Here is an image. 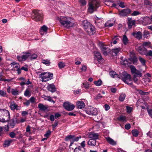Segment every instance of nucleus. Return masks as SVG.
Masks as SVG:
<instances>
[{
	"mask_svg": "<svg viewBox=\"0 0 152 152\" xmlns=\"http://www.w3.org/2000/svg\"><path fill=\"white\" fill-rule=\"evenodd\" d=\"M56 19L59 21L61 25L64 28H69L74 26V23L72 20L69 17L60 16L57 17Z\"/></svg>",
	"mask_w": 152,
	"mask_h": 152,
	"instance_id": "f257e3e1",
	"label": "nucleus"
},
{
	"mask_svg": "<svg viewBox=\"0 0 152 152\" xmlns=\"http://www.w3.org/2000/svg\"><path fill=\"white\" fill-rule=\"evenodd\" d=\"M119 78L121 79L125 83L129 86H132V83L131 82V75L128 74L125 72H123L121 74H120Z\"/></svg>",
	"mask_w": 152,
	"mask_h": 152,
	"instance_id": "f03ea898",
	"label": "nucleus"
},
{
	"mask_svg": "<svg viewBox=\"0 0 152 152\" xmlns=\"http://www.w3.org/2000/svg\"><path fill=\"white\" fill-rule=\"evenodd\" d=\"M39 77L42 82H46L53 79V74L49 72H42L39 75Z\"/></svg>",
	"mask_w": 152,
	"mask_h": 152,
	"instance_id": "7ed1b4c3",
	"label": "nucleus"
},
{
	"mask_svg": "<svg viewBox=\"0 0 152 152\" xmlns=\"http://www.w3.org/2000/svg\"><path fill=\"white\" fill-rule=\"evenodd\" d=\"M99 6V2L96 0H92L89 2L88 11L91 13H92L95 11Z\"/></svg>",
	"mask_w": 152,
	"mask_h": 152,
	"instance_id": "20e7f679",
	"label": "nucleus"
},
{
	"mask_svg": "<svg viewBox=\"0 0 152 152\" xmlns=\"http://www.w3.org/2000/svg\"><path fill=\"white\" fill-rule=\"evenodd\" d=\"M81 138L80 136H76L75 135H69L66 137L65 140L66 141L70 140L71 142L69 146V148H71V146L73 144L74 142L78 141L79 139Z\"/></svg>",
	"mask_w": 152,
	"mask_h": 152,
	"instance_id": "39448f33",
	"label": "nucleus"
},
{
	"mask_svg": "<svg viewBox=\"0 0 152 152\" xmlns=\"http://www.w3.org/2000/svg\"><path fill=\"white\" fill-rule=\"evenodd\" d=\"M33 12L34 15H33L32 18L34 20L39 21L43 19V15L41 10H34Z\"/></svg>",
	"mask_w": 152,
	"mask_h": 152,
	"instance_id": "423d86ee",
	"label": "nucleus"
},
{
	"mask_svg": "<svg viewBox=\"0 0 152 152\" xmlns=\"http://www.w3.org/2000/svg\"><path fill=\"white\" fill-rule=\"evenodd\" d=\"M3 116L4 118L1 119L0 121L3 123L6 122L10 121V113L9 112L5 109H4Z\"/></svg>",
	"mask_w": 152,
	"mask_h": 152,
	"instance_id": "0eeeda50",
	"label": "nucleus"
},
{
	"mask_svg": "<svg viewBox=\"0 0 152 152\" xmlns=\"http://www.w3.org/2000/svg\"><path fill=\"white\" fill-rule=\"evenodd\" d=\"M23 54L21 56H18L17 58L20 61H24L26 60L29 57L31 56V53L28 52H24L23 53Z\"/></svg>",
	"mask_w": 152,
	"mask_h": 152,
	"instance_id": "6e6552de",
	"label": "nucleus"
},
{
	"mask_svg": "<svg viewBox=\"0 0 152 152\" xmlns=\"http://www.w3.org/2000/svg\"><path fill=\"white\" fill-rule=\"evenodd\" d=\"M99 46L104 55L105 56L107 55V54L110 52V49L106 45H104L103 43H99Z\"/></svg>",
	"mask_w": 152,
	"mask_h": 152,
	"instance_id": "1a4fd4ad",
	"label": "nucleus"
},
{
	"mask_svg": "<svg viewBox=\"0 0 152 152\" xmlns=\"http://www.w3.org/2000/svg\"><path fill=\"white\" fill-rule=\"evenodd\" d=\"M86 113L89 115H96L97 114V109L92 107H88L86 110Z\"/></svg>",
	"mask_w": 152,
	"mask_h": 152,
	"instance_id": "9d476101",
	"label": "nucleus"
},
{
	"mask_svg": "<svg viewBox=\"0 0 152 152\" xmlns=\"http://www.w3.org/2000/svg\"><path fill=\"white\" fill-rule=\"evenodd\" d=\"M85 31L89 35H92L96 32L95 28L94 26L92 25L89 26L85 30Z\"/></svg>",
	"mask_w": 152,
	"mask_h": 152,
	"instance_id": "9b49d317",
	"label": "nucleus"
},
{
	"mask_svg": "<svg viewBox=\"0 0 152 152\" xmlns=\"http://www.w3.org/2000/svg\"><path fill=\"white\" fill-rule=\"evenodd\" d=\"M131 10L129 9H126L122 10L119 12V14L121 16H125L130 14Z\"/></svg>",
	"mask_w": 152,
	"mask_h": 152,
	"instance_id": "f8f14e48",
	"label": "nucleus"
},
{
	"mask_svg": "<svg viewBox=\"0 0 152 152\" xmlns=\"http://www.w3.org/2000/svg\"><path fill=\"white\" fill-rule=\"evenodd\" d=\"M64 107L68 111L72 110L75 108V106L73 104L68 102H64Z\"/></svg>",
	"mask_w": 152,
	"mask_h": 152,
	"instance_id": "ddd939ff",
	"label": "nucleus"
},
{
	"mask_svg": "<svg viewBox=\"0 0 152 152\" xmlns=\"http://www.w3.org/2000/svg\"><path fill=\"white\" fill-rule=\"evenodd\" d=\"M10 107L12 110L13 111L15 110H20L21 108L20 106H18L14 101L10 103Z\"/></svg>",
	"mask_w": 152,
	"mask_h": 152,
	"instance_id": "4468645a",
	"label": "nucleus"
},
{
	"mask_svg": "<svg viewBox=\"0 0 152 152\" xmlns=\"http://www.w3.org/2000/svg\"><path fill=\"white\" fill-rule=\"evenodd\" d=\"M99 134L97 133L91 132L88 134V137L92 139L96 140L98 139Z\"/></svg>",
	"mask_w": 152,
	"mask_h": 152,
	"instance_id": "2eb2a0df",
	"label": "nucleus"
},
{
	"mask_svg": "<svg viewBox=\"0 0 152 152\" xmlns=\"http://www.w3.org/2000/svg\"><path fill=\"white\" fill-rule=\"evenodd\" d=\"M128 27L129 28H131L132 26H135V20H132V18H128Z\"/></svg>",
	"mask_w": 152,
	"mask_h": 152,
	"instance_id": "dca6fc26",
	"label": "nucleus"
},
{
	"mask_svg": "<svg viewBox=\"0 0 152 152\" xmlns=\"http://www.w3.org/2000/svg\"><path fill=\"white\" fill-rule=\"evenodd\" d=\"M105 4L107 6H110L111 7H115L117 6V4L114 3L113 1H110L106 0L104 2Z\"/></svg>",
	"mask_w": 152,
	"mask_h": 152,
	"instance_id": "f3484780",
	"label": "nucleus"
},
{
	"mask_svg": "<svg viewBox=\"0 0 152 152\" xmlns=\"http://www.w3.org/2000/svg\"><path fill=\"white\" fill-rule=\"evenodd\" d=\"M132 34L134 37L138 39H140L142 38V34L140 31L133 32Z\"/></svg>",
	"mask_w": 152,
	"mask_h": 152,
	"instance_id": "a211bd4d",
	"label": "nucleus"
},
{
	"mask_svg": "<svg viewBox=\"0 0 152 152\" xmlns=\"http://www.w3.org/2000/svg\"><path fill=\"white\" fill-rule=\"evenodd\" d=\"M47 89L52 92H55L56 90V88L55 85L53 84H49L47 86Z\"/></svg>",
	"mask_w": 152,
	"mask_h": 152,
	"instance_id": "6ab92c4d",
	"label": "nucleus"
},
{
	"mask_svg": "<svg viewBox=\"0 0 152 152\" xmlns=\"http://www.w3.org/2000/svg\"><path fill=\"white\" fill-rule=\"evenodd\" d=\"M48 27L45 26L43 25V26L40 28V34L42 35H43L44 34L43 32H45V34L47 33V32L48 31Z\"/></svg>",
	"mask_w": 152,
	"mask_h": 152,
	"instance_id": "aec40b11",
	"label": "nucleus"
},
{
	"mask_svg": "<svg viewBox=\"0 0 152 152\" xmlns=\"http://www.w3.org/2000/svg\"><path fill=\"white\" fill-rule=\"evenodd\" d=\"M77 106L78 108L81 109L84 107L85 104L82 101H78L77 102Z\"/></svg>",
	"mask_w": 152,
	"mask_h": 152,
	"instance_id": "412c9836",
	"label": "nucleus"
},
{
	"mask_svg": "<svg viewBox=\"0 0 152 152\" xmlns=\"http://www.w3.org/2000/svg\"><path fill=\"white\" fill-rule=\"evenodd\" d=\"M94 55L97 58V60L99 62L102 59L100 53L98 51L94 52Z\"/></svg>",
	"mask_w": 152,
	"mask_h": 152,
	"instance_id": "4be33fe9",
	"label": "nucleus"
},
{
	"mask_svg": "<svg viewBox=\"0 0 152 152\" xmlns=\"http://www.w3.org/2000/svg\"><path fill=\"white\" fill-rule=\"evenodd\" d=\"M105 138L107 142L110 144L113 145H115L116 144V142L110 137H107Z\"/></svg>",
	"mask_w": 152,
	"mask_h": 152,
	"instance_id": "5701e85b",
	"label": "nucleus"
},
{
	"mask_svg": "<svg viewBox=\"0 0 152 152\" xmlns=\"http://www.w3.org/2000/svg\"><path fill=\"white\" fill-rule=\"evenodd\" d=\"M31 93V91L30 88H27L24 91V95L27 97H30Z\"/></svg>",
	"mask_w": 152,
	"mask_h": 152,
	"instance_id": "b1692460",
	"label": "nucleus"
},
{
	"mask_svg": "<svg viewBox=\"0 0 152 152\" xmlns=\"http://www.w3.org/2000/svg\"><path fill=\"white\" fill-rule=\"evenodd\" d=\"M88 144L91 146H94L96 144V140L92 139H90L88 142Z\"/></svg>",
	"mask_w": 152,
	"mask_h": 152,
	"instance_id": "393cba45",
	"label": "nucleus"
},
{
	"mask_svg": "<svg viewBox=\"0 0 152 152\" xmlns=\"http://www.w3.org/2000/svg\"><path fill=\"white\" fill-rule=\"evenodd\" d=\"M110 76L112 77H117L119 78L120 75H119L118 74H117L116 72L114 71H111L110 72Z\"/></svg>",
	"mask_w": 152,
	"mask_h": 152,
	"instance_id": "a878e982",
	"label": "nucleus"
},
{
	"mask_svg": "<svg viewBox=\"0 0 152 152\" xmlns=\"http://www.w3.org/2000/svg\"><path fill=\"white\" fill-rule=\"evenodd\" d=\"M121 63L122 64L125 66H129L131 64L129 61V58L128 59L122 60L121 61Z\"/></svg>",
	"mask_w": 152,
	"mask_h": 152,
	"instance_id": "bb28decb",
	"label": "nucleus"
},
{
	"mask_svg": "<svg viewBox=\"0 0 152 152\" xmlns=\"http://www.w3.org/2000/svg\"><path fill=\"white\" fill-rule=\"evenodd\" d=\"M129 61L131 64V63L132 62L133 64H136L137 61V59L136 57L134 56L132 58L131 57L129 58Z\"/></svg>",
	"mask_w": 152,
	"mask_h": 152,
	"instance_id": "cd10ccee",
	"label": "nucleus"
},
{
	"mask_svg": "<svg viewBox=\"0 0 152 152\" xmlns=\"http://www.w3.org/2000/svg\"><path fill=\"white\" fill-rule=\"evenodd\" d=\"M82 25L85 29H86L89 26L91 25L87 21L84 20L82 23Z\"/></svg>",
	"mask_w": 152,
	"mask_h": 152,
	"instance_id": "c85d7f7f",
	"label": "nucleus"
},
{
	"mask_svg": "<svg viewBox=\"0 0 152 152\" xmlns=\"http://www.w3.org/2000/svg\"><path fill=\"white\" fill-rule=\"evenodd\" d=\"M38 107L40 110L44 111L46 110L47 108L45 106L41 103H39L38 104Z\"/></svg>",
	"mask_w": 152,
	"mask_h": 152,
	"instance_id": "c756f323",
	"label": "nucleus"
},
{
	"mask_svg": "<svg viewBox=\"0 0 152 152\" xmlns=\"http://www.w3.org/2000/svg\"><path fill=\"white\" fill-rule=\"evenodd\" d=\"M115 3L116 4L117 6L118 5L121 8H124L125 7L124 3L123 2L121 1H117L115 2Z\"/></svg>",
	"mask_w": 152,
	"mask_h": 152,
	"instance_id": "7c9ffc66",
	"label": "nucleus"
},
{
	"mask_svg": "<svg viewBox=\"0 0 152 152\" xmlns=\"http://www.w3.org/2000/svg\"><path fill=\"white\" fill-rule=\"evenodd\" d=\"M121 50V48H115L112 49V51L113 53H115V55H117L118 53Z\"/></svg>",
	"mask_w": 152,
	"mask_h": 152,
	"instance_id": "2f4dec72",
	"label": "nucleus"
},
{
	"mask_svg": "<svg viewBox=\"0 0 152 152\" xmlns=\"http://www.w3.org/2000/svg\"><path fill=\"white\" fill-rule=\"evenodd\" d=\"M118 120L121 121L126 122V120L125 116L121 115L118 118Z\"/></svg>",
	"mask_w": 152,
	"mask_h": 152,
	"instance_id": "473e14b6",
	"label": "nucleus"
},
{
	"mask_svg": "<svg viewBox=\"0 0 152 152\" xmlns=\"http://www.w3.org/2000/svg\"><path fill=\"white\" fill-rule=\"evenodd\" d=\"M10 65L13 68H16V69L20 67V66L16 62H12L11 63Z\"/></svg>",
	"mask_w": 152,
	"mask_h": 152,
	"instance_id": "72a5a7b5",
	"label": "nucleus"
},
{
	"mask_svg": "<svg viewBox=\"0 0 152 152\" xmlns=\"http://www.w3.org/2000/svg\"><path fill=\"white\" fill-rule=\"evenodd\" d=\"M12 140L5 141L3 145L4 147H6L9 146L10 145V143L12 142Z\"/></svg>",
	"mask_w": 152,
	"mask_h": 152,
	"instance_id": "f704fd0d",
	"label": "nucleus"
},
{
	"mask_svg": "<svg viewBox=\"0 0 152 152\" xmlns=\"http://www.w3.org/2000/svg\"><path fill=\"white\" fill-rule=\"evenodd\" d=\"M23 102V104L25 106H26L27 107H28L29 105L30 104V101L26 99H24Z\"/></svg>",
	"mask_w": 152,
	"mask_h": 152,
	"instance_id": "c9c22d12",
	"label": "nucleus"
},
{
	"mask_svg": "<svg viewBox=\"0 0 152 152\" xmlns=\"http://www.w3.org/2000/svg\"><path fill=\"white\" fill-rule=\"evenodd\" d=\"M128 40L125 35H124L123 36V42L124 44L125 45H127L128 43Z\"/></svg>",
	"mask_w": 152,
	"mask_h": 152,
	"instance_id": "e433bc0d",
	"label": "nucleus"
},
{
	"mask_svg": "<svg viewBox=\"0 0 152 152\" xmlns=\"http://www.w3.org/2000/svg\"><path fill=\"white\" fill-rule=\"evenodd\" d=\"M102 81L100 79L94 82V84L97 86H100L102 84Z\"/></svg>",
	"mask_w": 152,
	"mask_h": 152,
	"instance_id": "4c0bfd02",
	"label": "nucleus"
},
{
	"mask_svg": "<svg viewBox=\"0 0 152 152\" xmlns=\"http://www.w3.org/2000/svg\"><path fill=\"white\" fill-rule=\"evenodd\" d=\"M42 62L43 64H44L47 66H49L50 64V60L48 59L42 60Z\"/></svg>",
	"mask_w": 152,
	"mask_h": 152,
	"instance_id": "58836bf2",
	"label": "nucleus"
},
{
	"mask_svg": "<svg viewBox=\"0 0 152 152\" xmlns=\"http://www.w3.org/2000/svg\"><path fill=\"white\" fill-rule=\"evenodd\" d=\"M125 97V94L123 93L122 94L119 96V99L120 101L123 102L124 100Z\"/></svg>",
	"mask_w": 152,
	"mask_h": 152,
	"instance_id": "ea45409f",
	"label": "nucleus"
},
{
	"mask_svg": "<svg viewBox=\"0 0 152 152\" xmlns=\"http://www.w3.org/2000/svg\"><path fill=\"white\" fill-rule=\"evenodd\" d=\"M133 135L134 137H137L139 134V132L137 129L133 130L132 132Z\"/></svg>",
	"mask_w": 152,
	"mask_h": 152,
	"instance_id": "a19ab883",
	"label": "nucleus"
},
{
	"mask_svg": "<svg viewBox=\"0 0 152 152\" xmlns=\"http://www.w3.org/2000/svg\"><path fill=\"white\" fill-rule=\"evenodd\" d=\"M139 60L142 65L144 66H145L146 61L144 59L140 57L139 58Z\"/></svg>",
	"mask_w": 152,
	"mask_h": 152,
	"instance_id": "79ce46f5",
	"label": "nucleus"
},
{
	"mask_svg": "<svg viewBox=\"0 0 152 152\" xmlns=\"http://www.w3.org/2000/svg\"><path fill=\"white\" fill-rule=\"evenodd\" d=\"M11 92L12 94L13 95H17L18 94V91L16 89H12Z\"/></svg>",
	"mask_w": 152,
	"mask_h": 152,
	"instance_id": "37998d69",
	"label": "nucleus"
},
{
	"mask_svg": "<svg viewBox=\"0 0 152 152\" xmlns=\"http://www.w3.org/2000/svg\"><path fill=\"white\" fill-rule=\"evenodd\" d=\"M141 14L140 12L137 11H134L132 13L131 15L133 16H137L140 15Z\"/></svg>",
	"mask_w": 152,
	"mask_h": 152,
	"instance_id": "c03bdc74",
	"label": "nucleus"
},
{
	"mask_svg": "<svg viewBox=\"0 0 152 152\" xmlns=\"http://www.w3.org/2000/svg\"><path fill=\"white\" fill-rule=\"evenodd\" d=\"M130 68L131 72L133 74H134V73L137 70L135 67L133 65L131 66Z\"/></svg>",
	"mask_w": 152,
	"mask_h": 152,
	"instance_id": "a18cd8bd",
	"label": "nucleus"
},
{
	"mask_svg": "<svg viewBox=\"0 0 152 152\" xmlns=\"http://www.w3.org/2000/svg\"><path fill=\"white\" fill-rule=\"evenodd\" d=\"M58 66L60 69H62L65 67V64L64 63L61 62L58 64Z\"/></svg>",
	"mask_w": 152,
	"mask_h": 152,
	"instance_id": "49530a36",
	"label": "nucleus"
},
{
	"mask_svg": "<svg viewBox=\"0 0 152 152\" xmlns=\"http://www.w3.org/2000/svg\"><path fill=\"white\" fill-rule=\"evenodd\" d=\"M144 4L145 5L150 6L152 5V3L149 0H144Z\"/></svg>",
	"mask_w": 152,
	"mask_h": 152,
	"instance_id": "de8ad7c7",
	"label": "nucleus"
},
{
	"mask_svg": "<svg viewBox=\"0 0 152 152\" xmlns=\"http://www.w3.org/2000/svg\"><path fill=\"white\" fill-rule=\"evenodd\" d=\"M79 2L82 6H85L86 4V1L85 0H79Z\"/></svg>",
	"mask_w": 152,
	"mask_h": 152,
	"instance_id": "09e8293b",
	"label": "nucleus"
},
{
	"mask_svg": "<svg viewBox=\"0 0 152 152\" xmlns=\"http://www.w3.org/2000/svg\"><path fill=\"white\" fill-rule=\"evenodd\" d=\"M143 36L144 38H148L149 36V32L146 31H144V32Z\"/></svg>",
	"mask_w": 152,
	"mask_h": 152,
	"instance_id": "8fccbe9b",
	"label": "nucleus"
},
{
	"mask_svg": "<svg viewBox=\"0 0 152 152\" xmlns=\"http://www.w3.org/2000/svg\"><path fill=\"white\" fill-rule=\"evenodd\" d=\"M110 21L107 22L105 24V26L106 27H110L113 25V24L110 23Z\"/></svg>",
	"mask_w": 152,
	"mask_h": 152,
	"instance_id": "3c124183",
	"label": "nucleus"
},
{
	"mask_svg": "<svg viewBox=\"0 0 152 152\" xmlns=\"http://www.w3.org/2000/svg\"><path fill=\"white\" fill-rule=\"evenodd\" d=\"M6 91H4L2 90H0V96L5 97L6 95Z\"/></svg>",
	"mask_w": 152,
	"mask_h": 152,
	"instance_id": "603ef678",
	"label": "nucleus"
},
{
	"mask_svg": "<svg viewBox=\"0 0 152 152\" xmlns=\"http://www.w3.org/2000/svg\"><path fill=\"white\" fill-rule=\"evenodd\" d=\"M151 42H144L143 43V46L147 47L148 46L150 47V46H151L150 45H151Z\"/></svg>",
	"mask_w": 152,
	"mask_h": 152,
	"instance_id": "864d4df0",
	"label": "nucleus"
},
{
	"mask_svg": "<svg viewBox=\"0 0 152 152\" xmlns=\"http://www.w3.org/2000/svg\"><path fill=\"white\" fill-rule=\"evenodd\" d=\"M147 110L149 116L152 118V109L148 108Z\"/></svg>",
	"mask_w": 152,
	"mask_h": 152,
	"instance_id": "5fc2aeb1",
	"label": "nucleus"
},
{
	"mask_svg": "<svg viewBox=\"0 0 152 152\" xmlns=\"http://www.w3.org/2000/svg\"><path fill=\"white\" fill-rule=\"evenodd\" d=\"M83 87L85 88H88L89 86V84L88 82H85L83 83Z\"/></svg>",
	"mask_w": 152,
	"mask_h": 152,
	"instance_id": "6e6d98bb",
	"label": "nucleus"
},
{
	"mask_svg": "<svg viewBox=\"0 0 152 152\" xmlns=\"http://www.w3.org/2000/svg\"><path fill=\"white\" fill-rule=\"evenodd\" d=\"M51 133V132L50 130L47 131L46 134H44V136L48 138L50 135Z\"/></svg>",
	"mask_w": 152,
	"mask_h": 152,
	"instance_id": "4d7b16f0",
	"label": "nucleus"
},
{
	"mask_svg": "<svg viewBox=\"0 0 152 152\" xmlns=\"http://www.w3.org/2000/svg\"><path fill=\"white\" fill-rule=\"evenodd\" d=\"M134 74L140 77H141L142 76V74L140 72L137 70H136Z\"/></svg>",
	"mask_w": 152,
	"mask_h": 152,
	"instance_id": "13d9d810",
	"label": "nucleus"
},
{
	"mask_svg": "<svg viewBox=\"0 0 152 152\" xmlns=\"http://www.w3.org/2000/svg\"><path fill=\"white\" fill-rule=\"evenodd\" d=\"M10 126L12 127H13L15 125V121L14 119H11V122L10 123Z\"/></svg>",
	"mask_w": 152,
	"mask_h": 152,
	"instance_id": "bf43d9fd",
	"label": "nucleus"
},
{
	"mask_svg": "<svg viewBox=\"0 0 152 152\" xmlns=\"http://www.w3.org/2000/svg\"><path fill=\"white\" fill-rule=\"evenodd\" d=\"M145 55L146 56H152V51L151 50H150L148 51Z\"/></svg>",
	"mask_w": 152,
	"mask_h": 152,
	"instance_id": "052dcab7",
	"label": "nucleus"
},
{
	"mask_svg": "<svg viewBox=\"0 0 152 152\" xmlns=\"http://www.w3.org/2000/svg\"><path fill=\"white\" fill-rule=\"evenodd\" d=\"M29 100L30 101V102L34 103L35 102L36 99L34 97L32 96L30 98Z\"/></svg>",
	"mask_w": 152,
	"mask_h": 152,
	"instance_id": "680f3d73",
	"label": "nucleus"
},
{
	"mask_svg": "<svg viewBox=\"0 0 152 152\" xmlns=\"http://www.w3.org/2000/svg\"><path fill=\"white\" fill-rule=\"evenodd\" d=\"M126 110H127V112L128 113H130L131 111L132 110V107H129V106H127L126 107Z\"/></svg>",
	"mask_w": 152,
	"mask_h": 152,
	"instance_id": "e2e57ef3",
	"label": "nucleus"
},
{
	"mask_svg": "<svg viewBox=\"0 0 152 152\" xmlns=\"http://www.w3.org/2000/svg\"><path fill=\"white\" fill-rule=\"evenodd\" d=\"M2 75L1 73H0V80L4 81V82L7 81H9V80L6 79H4V78H3L2 77Z\"/></svg>",
	"mask_w": 152,
	"mask_h": 152,
	"instance_id": "0e129e2a",
	"label": "nucleus"
},
{
	"mask_svg": "<svg viewBox=\"0 0 152 152\" xmlns=\"http://www.w3.org/2000/svg\"><path fill=\"white\" fill-rule=\"evenodd\" d=\"M131 128V125L130 124H126L125 126V128L127 130Z\"/></svg>",
	"mask_w": 152,
	"mask_h": 152,
	"instance_id": "69168bd1",
	"label": "nucleus"
},
{
	"mask_svg": "<svg viewBox=\"0 0 152 152\" xmlns=\"http://www.w3.org/2000/svg\"><path fill=\"white\" fill-rule=\"evenodd\" d=\"M9 135L11 138H14L15 137L16 134L14 132H11L9 134Z\"/></svg>",
	"mask_w": 152,
	"mask_h": 152,
	"instance_id": "338daca9",
	"label": "nucleus"
},
{
	"mask_svg": "<svg viewBox=\"0 0 152 152\" xmlns=\"http://www.w3.org/2000/svg\"><path fill=\"white\" fill-rule=\"evenodd\" d=\"M37 57V56L36 54H32L30 57L31 59H36Z\"/></svg>",
	"mask_w": 152,
	"mask_h": 152,
	"instance_id": "774afa93",
	"label": "nucleus"
}]
</instances>
